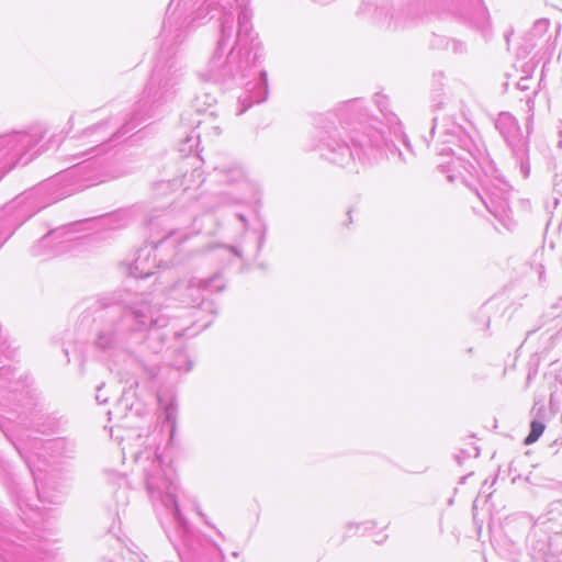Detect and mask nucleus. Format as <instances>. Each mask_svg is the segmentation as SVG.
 Returning <instances> with one entry per match:
<instances>
[{
  "label": "nucleus",
  "mask_w": 562,
  "mask_h": 562,
  "mask_svg": "<svg viewBox=\"0 0 562 562\" xmlns=\"http://www.w3.org/2000/svg\"><path fill=\"white\" fill-rule=\"evenodd\" d=\"M544 429H546L544 424H542L538 420L531 422L530 432L526 437L525 443L531 445V443L536 442L540 438V436L543 434Z\"/></svg>",
  "instance_id": "nucleus-1"
}]
</instances>
